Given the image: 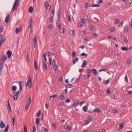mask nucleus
Listing matches in <instances>:
<instances>
[{
	"label": "nucleus",
	"instance_id": "nucleus-20",
	"mask_svg": "<svg viewBox=\"0 0 132 132\" xmlns=\"http://www.w3.org/2000/svg\"><path fill=\"white\" fill-rule=\"evenodd\" d=\"M46 53H44L43 55V57H44V59H43V60L44 61L43 62H45L47 61V59L46 56Z\"/></svg>",
	"mask_w": 132,
	"mask_h": 132
},
{
	"label": "nucleus",
	"instance_id": "nucleus-26",
	"mask_svg": "<svg viewBox=\"0 0 132 132\" xmlns=\"http://www.w3.org/2000/svg\"><path fill=\"white\" fill-rule=\"evenodd\" d=\"M65 87L67 88L71 87H73V86L71 84H68L67 85H65Z\"/></svg>",
	"mask_w": 132,
	"mask_h": 132
},
{
	"label": "nucleus",
	"instance_id": "nucleus-36",
	"mask_svg": "<svg viewBox=\"0 0 132 132\" xmlns=\"http://www.w3.org/2000/svg\"><path fill=\"white\" fill-rule=\"evenodd\" d=\"M107 70V69L105 68L99 70V71L101 72V71H106Z\"/></svg>",
	"mask_w": 132,
	"mask_h": 132
},
{
	"label": "nucleus",
	"instance_id": "nucleus-51",
	"mask_svg": "<svg viewBox=\"0 0 132 132\" xmlns=\"http://www.w3.org/2000/svg\"><path fill=\"white\" fill-rule=\"evenodd\" d=\"M124 39L125 42L126 43H127L128 42V40L126 37L124 38Z\"/></svg>",
	"mask_w": 132,
	"mask_h": 132
},
{
	"label": "nucleus",
	"instance_id": "nucleus-50",
	"mask_svg": "<svg viewBox=\"0 0 132 132\" xmlns=\"http://www.w3.org/2000/svg\"><path fill=\"white\" fill-rule=\"evenodd\" d=\"M12 120H13V122H12L13 125V126L14 127V121H15L14 118V117H13L12 118Z\"/></svg>",
	"mask_w": 132,
	"mask_h": 132
},
{
	"label": "nucleus",
	"instance_id": "nucleus-58",
	"mask_svg": "<svg viewBox=\"0 0 132 132\" xmlns=\"http://www.w3.org/2000/svg\"><path fill=\"white\" fill-rule=\"evenodd\" d=\"M53 18L52 16L50 17V19L49 20V21H50L51 22H52L53 21Z\"/></svg>",
	"mask_w": 132,
	"mask_h": 132
},
{
	"label": "nucleus",
	"instance_id": "nucleus-63",
	"mask_svg": "<svg viewBox=\"0 0 132 132\" xmlns=\"http://www.w3.org/2000/svg\"><path fill=\"white\" fill-rule=\"evenodd\" d=\"M33 132H36V128L35 126H34L33 127Z\"/></svg>",
	"mask_w": 132,
	"mask_h": 132
},
{
	"label": "nucleus",
	"instance_id": "nucleus-11",
	"mask_svg": "<svg viewBox=\"0 0 132 132\" xmlns=\"http://www.w3.org/2000/svg\"><path fill=\"white\" fill-rule=\"evenodd\" d=\"M5 126L4 123L2 121L0 123V127L2 128H4Z\"/></svg>",
	"mask_w": 132,
	"mask_h": 132
},
{
	"label": "nucleus",
	"instance_id": "nucleus-14",
	"mask_svg": "<svg viewBox=\"0 0 132 132\" xmlns=\"http://www.w3.org/2000/svg\"><path fill=\"white\" fill-rule=\"evenodd\" d=\"M34 67L36 70H38L37 63L36 61V60H34Z\"/></svg>",
	"mask_w": 132,
	"mask_h": 132
},
{
	"label": "nucleus",
	"instance_id": "nucleus-5",
	"mask_svg": "<svg viewBox=\"0 0 132 132\" xmlns=\"http://www.w3.org/2000/svg\"><path fill=\"white\" fill-rule=\"evenodd\" d=\"M2 60V58H1L0 59V72H1L4 66V62Z\"/></svg>",
	"mask_w": 132,
	"mask_h": 132
},
{
	"label": "nucleus",
	"instance_id": "nucleus-24",
	"mask_svg": "<svg viewBox=\"0 0 132 132\" xmlns=\"http://www.w3.org/2000/svg\"><path fill=\"white\" fill-rule=\"evenodd\" d=\"M94 112H101V109L99 108H97L93 110Z\"/></svg>",
	"mask_w": 132,
	"mask_h": 132
},
{
	"label": "nucleus",
	"instance_id": "nucleus-53",
	"mask_svg": "<svg viewBox=\"0 0 132 132\" xmlns=\"http://www.w3.org/2000/svg\"><path fill=\"white\" fill-rule=\"evenodd\" d=\"M78 26L79 27H82L83 26V25L82 23L80 22L79 23Z\"/></svg>",
	"mask_w": 132,
	"mask_h": 132
},
{
	"label": "nucleus",
	"instance_id": "nucleus-28",
	"mask_svg": "<svg viewBox=\"0 0 132 132\" xmlns=\"http://www.w3.org/2000/svg\"><path fill=\"white\" fill-rule=\"evenodd\" d=\"M9 125L7 124L6 127L5 128V129L4 130V132H7L9 129Z\"/></svg>",
	"mask_w": 132,
	"mask_h": 132
},
{
	"label": "nucleus",
	"instance_id": "nucleus-54",
	"mask_svg": "<svg viewBox=\"0 0 132 132\" xmlns=\"http://www.w3.org/2000/svg\"><path fill=\"white\" fill-rule=\"evenodd\" d=\"M87 119H89V120L90 121H91L92 119H93V118L91 117V116H89L87 118Z\"/></svg>",
	"mask_w": 132,
	"mask_h": 132
},
{
	"label": "nucleus",
	"instance_id": "nucleus-41",
	"mask_svg": "<svg viewBox=\"0 0 132 132\" xmlns=\"http://www.w3.org/2000/svg\"><path fill=\"white\" fill-rule=\"evenodd\" d=\"M128 31V28L127 26L124 27V31L126 32H127Z\"/></svg>",
	"mask_w": 132,
	"mask_h": 132
},
{
	"label": "nucleus",
	"instance_id": "nucleus-25",
	"mask_svg": "<svg viewBox=\"0 0 132 132\" xmlns=\"http://www.w3.org/2000/svg\"><path fill=\"white\" fill-rule=\"evenodd\" d=\"M78 61V58H76L73 61V64H75Z\"/></svg>",
	"mask_w": 132,
	"mask_h": 132
},
{
	"label": "nucleus",
	"instance_id": "nucleus-42",
	"mask_svg": "<svg viewBox=\"0 0 132 132\" xmlns=\"http://www.w3.org/2000/svg\"><path fill=\"white\" fill-rule=\"evenodd\" d=\"M72 56L73 57H74L76 56V53L75 52H72Z\"/></svg>",
	"mask_w": 132,
	"mask_h": 132
},
{
	"label": "nucleus",
	"instance_id": "nucleus-10",
	"mask_svg": "<svg viewBox=\"0 0 132 132\" xmlns=\"http://www.w3.org/2000/svg\"><path fill=\"white\" fill-rule=\"evenodd\" d=\"M43 69L44 71L46 70L47 69V67L46 63L45 62H43Z\"/></svg>",
	"mask_w": 132,
	"mask_h": 132
},
{
	"label": "nucleus",
	"instance_id": "nucleus-33",
	"mask_svg": "<svg viewBox=\"0 0 132 132\" xmlns=\"http://www.w3.org/2000/svg\"><path fill=\"white\" fill-rule=\"evenodd\" d=\"M17 89L16 87L15 86H13L12 87V89L14 91H15Z\"/></svg>",
	"mask_w": 132,
	"mask_h": 132
},
{
	"label": "nucleus",
	"instance_id": "nucleus-40",
	"mask_svg": "<svg viewBox=\"0 0 132 132\" xmlns=\"http://www.w3.org/2000/svg\"><path fill=\"white\" fill-rule=\"evenodd\" d=\"M60 31V33H63L64 32V29L63 28H60V29H59Z\"/></svg>",
	"mask_w": 132,
	"mask_h": 132
},
{
	"label": "nucleus",
	"instance_id": "nucleus-13",
	"mask_svg": "<svg viewBox=\"0 0 132 132\" xmlns=\"http://www.w3.org/2000/svg\"><path fill=\"white\" fill-rule=\"evenodd\" d=\"M7 55L8 57V58H10L11 57V56L12 55V52L10 51H9L7 53Z\"/></svg>",
	"mask_w": 132,
	"mask_h": 132
},
{
	"label": "nucleus",
	"instance_id": "nucleus-56",
	"mask_svg": "<svg viewBox=\"0 0 132 132\" xmlns=\"http://www.w3.org/2000/svg\"><path fill=\"white\" fill-rule=\"evenodd\" d=\"M127 91L128 93L129 94H132V90H127Z\"/></svg>",
	"mask_w": 132,
	"mask_h": 132
},
{
	"label": "nucleus",
	"instance_id": "nucleus-8",
	"mask_svg": "<svg viewBox=\"0 0 132 132\" xmlns=\"http://www.w3.org/2000/svg\"><path fill=\"white\" fill-rule=\"evenodd\" d=\"M61 13V10L60 9H59L57 11V18L58 20H59L60 19Z\"/></svg>",
	"mask_w": 132,
	"mask_h": 132
},
{
	"label": "nucleus",
	"instance_id": "nucleus-15",
	"mask_svg": "<svg viewBox=\"0 0 132 132\" xmlns=\"http://www.w3.org/2000/svg\"><path fill=\"white\" fill-rule=\"evenodd\" d=\"M10 18V15H9L7 16L6 18L5 19V22L6 23H8L9 21V19Z\"/></svg>",
	"mask_w": 132,
	"mask_h": 132
},
{
	"label": "nucleus",
	"instance_id": "nucleus-52",
	"mask_svg": "<svg viewBox=\"0 0 132 132\" xmlns=\"http://www.w3.org/2000/svg\"><path fill=\"white\" fill-rule=\"evenodd\" d=\"M125 4L127 5L128 6L130 5L131 4V3L129 2H125Z\"/></svg>",
	"mask_w": 132,
	"mask_h": 132
},
{
	"label": "nucleus",
	"instance_id": "nucleus-39",
	"mask_svg": "<svg viewBox=\"0 0 132 132\" xmlns=\"http://www.w3.org/2000/svg\"><path fill=\"white\" fill-rule=\"evenodd\" d=\"M100 5L98 4H92L91 6V7H99Z\"/></svg>",
	"mask_w": 132,
	"mask_h": 132
},
{
	"label": "nucleus",
	"instance_id": "nucleus-49",
	"mask_svg": "<svg viewBox=\"0 0 132 132\" xmlns=\"http://www.w3.org/2000/svg\"><path fill=\"white\" fill-rule=\"evenodd\" d=\"M40 114L41 111H39L37 114V117H39L40 115Z\"/></svg>",
	"mask_w": 132,
	"mask_h": 132
},
{
	"label": "nucleus",
	"instance_id": "nucleus-55",
	"mask_svg": "<svg viewBox=\"0 0 132 132\" xmlns=\"http://www.w3.org/2000/svg\"><path fill=\"white\" fill-rule=\"evenodd\" d=\"M24 132H27V129L25 125L24 126Z\"/></svg>",
	"mask_w": 132,
	"mask_h": 132
},
{
	"label": "nucleus",
	"instance_id": "nucleus-57",
	"mask_svg": "<svg viewBox=\"0 0 132 132\" xmlns=\"http://www.w3.org/2000/svg\"><path fill=\"white\" fill-rule=\"evenodd\" d=\"M8 112L9 113H10L11 114V112L12 110L11 109H8Z\"/></svg>",
	"mask_w": 132,
	"mask_h": 132
},
{
	"label": "nucleus",
	"instance_id": "nucleus-45",
	"mask_svg": "<svg viewBox=\"0 0 132 132\" xmlns=\"http://www.w3.org/2000/svg\"><path fill=\"white\" fill-rule=\"evenodd\" d=\"M65 98L64 96L62 95H61V97H60V99L61 100H63Z\"/></svg>",
	"mask_w": 132,
	"mask_h": 132
},
{
	"label": "nucleus",
	"instance_id": "nucleus-9",
	"mask_svg": "<svg viewBox=\"0 0 132 132\" xmlns=\"http://www.w3.org/2000/svg\"><path fill=\"white\" fill-rule=\"evenodd\" d=\"M64 128L65 129H67L68 130H71V128L70 126H69L68 124H66L64 126Z\"/></svg>",
	"mask_w": 132,
	"mask_h": 132
},
{
	"label": "nucleus",
	"instance_id": "nucleus-59",
	"mask_svg": "<svg viewBox=\"0 0 132 132\" xmlns=\"http://www.w3.org/2000/svg\"><path fill=\"white\" fill-rule=\"evenodd\" d=\"M19 28H16V30H15V32H16V33L17 34V33H18L19 31Z\"/></svg>",
	"mask_w": 132,
	"mask_h": 132
},
{
	"label": "nucleus",
	"instance_id": "nucleus-37",
	"mask_svg": "<svg viewBox=\"0 0 132 132\" xmlns=\"http://www.w3.org/2000/svg\"><path fill=\"white\" fill-rule=\"evenodd\" d=\"M64 105L62 101H60L59 103V106H62Z\"/></svg>",
	"mask_w": 132,
	"mask_h": 132
},
{
	"label": "nucleus",
	"instance_id": "nucleus-16",
	"mask_svg": "<svg viewBox=\"0 0 132 132\" xmlns=\"http://www.w3.org/2000/svg\"><path fill=\"white\" fill-rule=\"evenodd\" d=\"M31 96H30L29 98V100L27 101V103L26 104V105L30 106V105L31 103Z\"/></svg>",
	"mask_w": 132,
	"mask_h": 132
},
{
	"label": "nucleus",
	"instance_id": "nucleus-2",
	"mask_svg": "<svg viewBox=\"0 0 132 132\" xmlns=\"http://www.w3.org/2000/svg\"><path fill=\"white\" fill-rule=\"evenodd\" d=\"M19 0H15L12 10V11H14L17 9V7L19 6Z\"/></svg>",
	"mask_w": 132,
	"mask_h": 132
},
{
	"label": "nucleus",
	"instance_id": "nucleus-31",
	"mask_svg": "<svg viewBox=\"0 0 132 132\" xmlns=\"http://www.w3.org/2000/svg\"><path fill=\"white\" fill-rule=\"evenodd\" d=\"M53 66V69L56 71L57 69V66L56 64L54 65Z\"/></svg>",
	"mask_w": 132,
	"mask_h": 132
},
{
	"label": "nucleus",
	"instance_id": "nucleus-1",
	"mask_svg": "<svg viewBox=\"0 0 132 132\" xmlns=\"http://www.w3.org/2000/svg\"><path fill=\"white\" fill-rule=\"evenodd\" d=\"M21 91L19 90L16 92H13L12 93H11L10 95L11 97H12L15 100H16L18 98V95Z\"/></svg>",
	"mask_w": 132,
	"mask_h": 132
},
{
	"label": "nucleus",
	"instance_id": "nucleus-62",
	"mask_svg": "<svg viewBox=\"0 0 132 132\" xmlns=\"http://www.w3.org/2000/svg\"><path fill=\"white\" fill-rule=\"evenodd\" d=\"M125 79L126 80V81L127 82L128 81V79L127 76V75H126L125 77Z\"/></svg>",
	"mask_w": 132,
	"mask_h": 132
},
{
	"label": "nucleus",
	"instance_id": "nucleus-6",
	"mask_svg": "<svg viewBox=\"0 0 132 132\" xmlns=\"http://www.w3.org/2000/svg\"><path fill=\"white\" fill-rule=\"evenodd\" d=\"M45 6L46 7L47 9L48 10H50L51 6L48 4V3L47 2H45L44 3Z\"/></svg>",
	"mask_w": 132,
	"mask_h": 132
},
{
	"label": "nucleus",
	"instance_id": "nucleus-12",
	"mask_svg": "<svg viewBox=\"0 0 132 132\" xmlns=\"http://www.w3.org/2000/svg\"><path fill=\"white\" fill-rule=\"evenodd\" d=\"M87 64V61H84L82 63V64L81 66V67L82 68L85 67Z\"/></svg>",
	"mask_w": 132,
	"mask_h": 132
},
{
	"label": "nucleus",
	"instance_id": "nucleus-18",
	"mask_svg": "<svg viewBox=\"0 0 132 132\" xmlns=\"http://www.w3.org/2000/svg\"><path fill=\"white\" fill-rule=\"evenodd\" d=\"M91 71H93L95 75L96 76L98 74V72H97L96 70L95 69H93L91 70Z\"/></svg>",
	"mask_w": 132,
	"mask_h": 132
},
{
	"label": "nucleus",
	"instance_id": "nucleus-7",
	"mask_svg": "<svg viewBox=\"0 0 132 132\" xmlns=\"http://www.w3.org/2000/svg\"><path fill=\"white\" fill-rule=\"evenodd\" d=\"M19 83L20 87V90L21 91L22 90V86H23L24 85L23 82V81H19Z\"/></svg>",
	"mask_w": 132,
	"mask_h": 132
},
{
	"label": "nucleus",
	"instance_id": "nucleus-43",
	"mask_svg": "<svg viewBox=\"0 0 132 132\" xmlns=\"http://www.w3.org/2000/svg\"><path fill=\"white\" fill-rule=\"evenodd\" d=\"M127 64H130L131 63V59L130 58H128L127 60Z\"/></svg>",
	"mask_w": 132,
	"mask_h": 132
},
{
	"label": "nucleus",
	"instance_id": "nucleus-19",
	"mask_svg": "<svg viewBox=\"0 0 132 132\" xmlns=\"http://www.w3.org/2000/svg\"><path fill=\"white\" fill-rule=\"evenodd\" d=\"M2 58V61L4 62L7 59V57L6 55H4V56H3V58L2 56L1 57V59Z\"/></svg>",
	"mask_w": 132,
	"mask_h": 132
},
{
	"label": "nucleus",
	"instance_id": "nucleus-35",
	"mask_svg": "<svg viewBox=\"0 0 132 132\" xmlns=\"http://www.w3.org/2000/svg\"><path fill=\"white\" fill-rule=\"evenodd\" d=\"M87 107L86 106H84L82 108V109L85 112H86L87 109Z\"/></svg>",
	"mask_w": 132,
	"mask_h": 132
},
{
	"label": "nucleus",
	"instance_id": "nucleus-48",
	"mask_svg": "<svg viewBox=\"0 0 132 132\" xmlns=\"http://www.w3.org/2000/svg\"><path fill=\"white\" fill-rule=\"evenodd\" d=\"M56 95H57L56 94H55L54 95L51 96L50 97V100H51L52 97H53V98H55Z\"/></svg>",
	"mask_w": 132,
	"mask_h": 132
},
{
	"label": "nucleus",
	"instance_id": "nucleus-22",
	"mask_svg": "<svg viewBox=\"0 0 132 132\" xmlns=\"http://www.w3.org/2000/svg\"><path fill=\"white\" fill-rule=\"evenodd\" d=\"M33 7L32 6H31L29 9V12L30 13H32L33 11Z\"/></svg>",
	"mask_w": 132,
	"mask_h": 132
},
{
	"label": "nucleus",
	"instance_id": "nucleus-32",
	"mask_svg": "<svg viewBox=\"0 0 132 132\" xmlns=\"http://www.w3.org/2000/svg\"><path fill=\"white\" fill-rule=\"evenodd\" d=\"M70 34L72 36L74 35V31L73 30H71L70 31Z\"/></svg>",
	"mask_w": 132,
	"mask_h": 132
},
{
	"label": "nucleus",
	"instance_id": "nucleus-17",
	"mask_svg": "<svg viewBox=\"0 0 132 132\" xmlns=\"http://www.w3.org/2000/svg\"><path fill=\"white\" fill-rule=\"evenodd\" d=\"M41 131L42 132H48V130L47 128L43 127H42Z\"/></svg>",
	"mask_w": 132,
	"mask_h": 132
},
{
	"label": "nucleus",
	"instance_id": "nucleus-27",
	"mask_svg": "<svg viewBox=\"0 0 132 132\" xmlns=\"http://www.w3.org/2000/svg\"><path fill=\"white\" fill-rule=\"evenodd\" d=\"M121 49L123 51H127L128 50V48L127 47H121Z\"/></svg>",
	"mask_w": 132,
	"mask_h": 132
},
{
	"label": "nucleus",
	"instance_id": "nucleus-3",
	"mask_svg": "<svg viewBox=\"0 0 132 132\" xmlns=\"http://www.w3.org/2000/svg\"><path fill=\"white\" fill-rule=\"evenodd\" d=\"M26 85L29 86L30 88H31L32 86V79L30 77L28 78V80Z\"/></svg>",
	"mask_w": 132,
	"mask_h": 132
},
{
	"label": "nucleus",
	"instance_id": "nucleus-64",
	"mask_svg": "<svg viewBox=\"0 0 132 132\" xmlns=\"http://www.w3.org/2000/svg\"><path fill=\"white\" fill-rule=\"evenodd\" d=\"M78 103V102H74L73 104V106H76Z\"/></svg>",
	"mask_w": 132,
	"mask_h": 132
},
{
	"label": "nucleus",
	"instance_id": "nucleus-21",
	"mask_svg": "<svg viewBox=\"0 0 132 132\" xmlns=\"http://www.w3.org/2000/svg\"><path fill=\"white\" fill-rule=\"evenodd\" d=\"M37 42V39L36 37H35L33 40V42L34 44V46L35 47L36 46V43Z\"/></svg>",
	"mask_w": 132,
	"mask_h": 132
},
{
	"label": "nucleus",
	"instance_id": "nucleus-60",
	"mask_svg": "<svg viewBox=\"0 0 132 132\" xmlns=\"http://www.w3.org/2000/svg\"><path fill=\"white\" fill-rule=\"evenodd\" d=\"M123 21L120 22L119 24V27H120L123 25Z\"/></svg>",
	"mask_w": 132,
	"mask_h": 132
},
{
	"label": "nucleus",
	"instance_id": "nucleus-61",
	"mask_svg": "<svg viewBox=\"0 0 132 132\" xmlns=\"http://www.w3.org/2000/svg\"><path fill=\"white\" fill-rule=\"evenodd\" d=\"M107 93L108 94H110V88H108L107 90Z\"/></svg>",
	"mask_w": 132,
	"mask_h": 132
},
{
	"label": "nucleus",
	"instance_id": "nucleus-4",
	"mask_svg": "<svg viewBox=\"0 0 132 132\" xmlns=\"http://www.w3.org/2000/svg\"><path fill=\"white\" fill-rule=\"evenodd\" d=\"M2 35L0 34V37L2 38L1 40L0 41V47L1 46L5 41V37H2Z\"/></svg>",
	"mask_w": 132,
	"mask_h": 132
},
{
	"label": "nucleus",
	"instance_id": "nucleus-47",
	"mask_svg": "<svg viewBox=\"0 0 132 132\" xmlns=\"http://www.w3.org/2000/svg\"><path fill=\"white\" fill-rule=\"evenodd\" d=\"M92 35L93 37H97V34L95 33H93Z\"/></svg>",
	"mask_w": 132,
	"mask_h": 132
},
{
	"label": "nucleus",
	"instance_id": "nucleus-44",
	"mask_svg": "<svg viewBox=\"0 0 132 132\" xmlns=\"http://www.w3.org/2000/svg\"><path fill=\"white\" fill-rule=\"evenodd\" d=\"M32 18H30L29 20V24L32 25Z\"/></svg>",
	"mask_w": 132,
	"mask_h": 132
},
{
	"label": "nucleus",
	"instance_id": "nucleus-38",
	"mask_svg": "<svg viewBox=\"0 0 132 132\" xmlns=\"http://www.w3.org/2000/svg\"><path fill=\"white\" fill-rule=\"evenodd\" d=\"M26 60L27 62L29 61V56L28 55L26 56Z\"/></svg>",
	"mask_w": 132,
	"mask_h": 132
},
{
	"label": "nucleus",
	"instance_id": "nucleus-29",
	"mask_svg": "<svg viewBox=\"0 0 132 132\" xmlns=\"http://www.w3.org/2000/svg\"><path fill=\"white\" fill-rule=\"evenodd\" d=\"M40 119L39 118H37L36 119V123L37 125H38L39 123V121Z\"/></svg>",
	"mask_w": 132,
	"mask_h": 132
},
{
	"label": "nucleus",
	"instance_id": "nucleus-46",
	"mask_svg": "<svg viewBox=\"0 0 132 132\" xmlns=\"http://www.w3.org/2000/svg\"><path fill=\"white\" fill-rule=\"evenodd\" d=\"M88 54H86L85 53H83L81 54V55L83 56H88Z\"/></svg>",
	"mask_w": 132,
	"mask_h": 132
},
{
	"label": "nucleus",
	"instance_id": "nucleus-34",
	"mask_svg": "<svg viewBox=\"0 0 132 132\" xmlns=\"http://www.w3.org/2000/svg\"><path fill=\"white\" fill-rule=\"evenodd\" d=\"M67 89L66 88L65 90H63L62 91V93L63 94H66L67 93Z\"/></svg>",
	"mask_w": 132,
	"mask_h": 132
},
{
	"label": "nucleus",
	"instance_id": "nucleus-23",
	"mask_svg": "<svg viewBox=\"0 0 132 132\" xmlns=\"http://www.w3.org/2000/svg\"><path fill=\"white\" fill-rule=\"evenodd\" d=\"M111 79H110V78H109V79H108L106 81L104 80L103 83L105 85L109 83V82L110 81V80H111Z\"/></svg>",
	"mask_w": 132,
	"mask_h": 132
},
{
	"label": "nucleus",
	"instance_id": "nucleus-30",
	"mask_svg": "<svg viewBox=\"0 0 132 132\" xmlns=\"http://www.w3.org/2000/svg\"><path fill=\"white\" fill-rule=\"evenodd\" d=\"M124 125L123 123H120L119 125V128L120 129H121L123 128V126Z\"/></svg>",
	"mask_w": 132,
	"mask_h": 132
}]
</instances>
